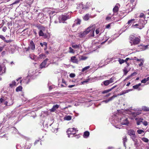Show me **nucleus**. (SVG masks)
Wrapping results in <instances>:
<instances>
[{"mask_svg":"<svg viewBox=\"0 0 149 149\" xmlns=\"http://www.w3.org/2000/svg\"><path fill=\"white\" fill-rule=\"evenodd\" d=\"M69 52L71 53H74V51L71 47L69 48Z\"/></svg>","mask_w":149,"mask_h":149,"instance_id":"obj_29","label":"nucleus"},{"mask_svg":"<svg viewBox=\"0 0 149 149\" xmlns=\"http://www.w3.org/2000/svg\"><path fill=\"white\" fill-rule=\"evenodd\" d=\"M22 88L21 86H19L16 88V91L17 92L21 91H22Z\"/></svg>","mask_w":149,"mask_h":149,"instance_id":"obj_27","label":"nucleus"},{"mask_svg":"<svg viewBox=\"0 0 149 149\" xmlns=\"http://www.w3.org/2000/svg\"><path fill=\"white\" fill-rule=\"evenodd\" d=\"M116 86H113V87H112V88H111L110 89H109V91H111L112 90H113V89H114V88H115L116 87Z\"/></svg>","mask_w":149,"mask_h":149,"instance_id":"obj_59","label":"nucleus"},{"mask_svg":"<svg viewBox=\"0 0 149 149\" xmlns=\"http://www.w3.org/2000/svg\"><path fill=\"white\" fill-rule=\"evenodd\" d=\"M134 73H133L130 76L128 77H127V79H130V77H132V76H133L134 75Z\"/></svg>","mask_w":149,"mask_h":149,"instance_id":"obj_56","label":"nucleus"},{"mask_svg":"<svg viewBox=\"0 0 149 149\" xmlns=\"http://www.w3.org/2000/svg\"><path fill=\"white\" fill-rule=\"evenodd\" d=\"M90 68V67L89 66L86 67L85 68H83V69H82V71L83 72H84L85 70L89 69Z\"/></svg>","mask_w":149,"mask_h":149,"instance_id":"obj_35","label":"nucleus"},{"mask_svg":"<svg viewBox=\"0 0 149 149\" xmlns=\"http://www.w3.org/2000/svg\"><path fill=\"white\" fill-rule=\"evenodd\" d=\"M2 68L1 65H0V75H1V74L5 72V71L4 72H3V71H2ZM1 80V78H0V80Z\"/></svg>","mask_w":149,"mask_h":149,"instance_id":"obj_38","label":"nucleus"},{"mask_svg":"<svg viewBox=\"0 0 149 149\" xmlns=\"http://www.w3.org/2000/svg\"><path fill=\"white\" fill-rule=\"evenodd\" d=\"M74 132L77 131L78 130L74 128H70L68 129V130L67 132V134L68 135V137H70V134H71L72 132H74Z\"/></svg>","mask_w":149,"mask_h":149,"instance_id":"obj_11","label":"nucleus"},{"mask_svg":"<svg viewBox=\"0 0 149 149\" xmlns=\"http://www.w3.org/2000/svg\"><path fill=\"white\" fill-rule=\"evenodd\" d=\"M123 142H124V145H125V143L127 141V137L126 136L124 137L123 139Z\"/></svg>","mask_w":149,"mask_h":149,"instance_id":"obj_39","label":"nucleus"},{"mask_svg":"<svg viewBox=\"0 0 149 149\" xmlns=\"http://www.w3.org/2000/svg\"><path fill=\"white\" fill-rule=\"evenodd\" d=\"M105 77V76H100V77L99 79H104Z\"/></svg>","mask_w":149,"mask_h":149,"instance_id":"obj_51","label":"nucleus"},{"mask_svg":"<svg viewBox=\"0 0 149 149\" xmlns=\"http://www.w3.org/2000/svg\"><path fill=\"white\" fill-rule=\"evenodd\" d=\"M100 32V30L99 29H97L95 31V33L96 35L98 34Z\"/></svg>","mask_w":149,"mask_h":149,"instance_id":"obj_45","label":"nucleus"},{"mask_svg":"<svg viewBox=\"0 0 149 149\" xmlns=\"http://www.w3.org/2000/svg\"><path fill=\"white\" fill-rule=\"evenodd\" d=\"M16 82L15 81H13L10 84V86L11 88L13 87V86H16Z\"/></svg>","mask_w":149,"mask_h":149,"instance_id":"obj_26","label":"nucleus"},{"mask_svg":"<svg viewBox=\"0 0 149 149\" xmlns=\"http://www.w3.org/2000/svg\"><path fill=\"white\" fill-rule=\"evenodd\" d=\"M90 80V78L82 82L81 83L82 84H84V83L88 82Z\"/></svg>","mask_w":149,"mask_h":149,"instance_id":"obj_37","label":"nucleus"},{"mask_svg":"<svg viewBox=\"0 0 149 149\" xmlns=\"http://www.w3.org/2000/svg\"><path fill=\"white\" fill-rule=\"evenodd\" d=\"M59 107V105L58 104H55L54 105L52 108L50 109V111L51 112L55 111L56 109H57Z\"/></svg>","mask_w":149,"mask_h":149,"instance_id":"obj_14","label":"nucleus"},{"mask_svg":"<svg viewBox=\"0 0 149 149\" xmlns=\"http://www.w3.org/2000/svg\"><path fill=\"white\" fill-rule=\"evenodd\" d=\"M74 85H72L69 86H68V87L71 88H72V87H74Z\"/></svg>","mask_w":149,"mask_h":149,"instance_id":"obj_60","label":"nucleus"},{"mask_svg":"<svg viewBox=\"0 0 149 149\" xmlns=\"http://www.w3.org/2000/svg\"><path fill=\"white\" fill-rule=\"evenodd\" d=\"M141 139L143 141L146 143H148L149 141L148 139L145 137L142 138Z\"/></svg>","mask_w":149,"mask_h":149,"instance_id":"obj_30","label":"nucleus"},{"mask_svg":"<svg viewBox=\"0 0 149 149\" xmlns=\"http://www.w3.org/2000/svg\"><path fill=\"white\" fill-rule=\"evenodd\" d=\"M129 59H130V58H126V59L125 60H124L125 62H126L127 63V61Z\"/></svg>","mask_w":149,"mask_h":149,"instance_id":"obj_63","label":"nucleus"},{"mask_svg":"<svg viewBox=\"0 0 149 149\" xmlns=\"http://www.w3.org/2000/svg\"><path fill=\"white\" fill-rule=\"evenodd\" d=\"M131 113L134 117H135L137 115H139V113L136 112H132Z\"/></svg>","mask_w":149,"mask_h":149,"instance_id":"obj_32","label":"nucleus"},{"mask_svg":"<svg viewBox=\"0 0 149 149\" xmlns=\"http://www.w3.org/2000/svg\"><path fill=\"white\" fill-rule=\"evenodd\" d=\"M111 18L110 17H106V20H110L111 19Z\"/></svg>","mask_w":149,"mask_h":149,"instance_id":"obj_62","label":"nucleus"},{"mask_svg":"<svg viewBox=\"0 0 149 149\" xmlns=\"http://www.w3.org/2000/svg\"><path fill=\"white\" fill-rule=\"evenodd\" d=\"M144 23L143 19H141L140 20V21L138 23L135 25H133L132 26L134 27H136V28L141 29L144 27Z\"/></svg>","mask_w":149,"mask_h":149,"instance_id":"obj_4","label":"nucleus"},{"mask_svg":"<svg viewBox=\"0 0 149 149\" xmlns=\"http://www.w3.org/2000/svg\"><path fill=\"white\" fill-rule=\"evenodd\" d=\"M134 19H132L130 20H129L128 22L127 23L129 24H131L132 23H134Z\"/></svg>","mask_w":149,"mask_h":149,"instance_id":"obj_33","label":"nucleus"},{"mask_svg":"<svg viewBox=\"0 0 149 149\" xmlns=\"http://www.w3.org/2000/svg\"><path fill=\"white\" fill-rule=\"evenodd\" d=\"M72 117L70 116H65L64 118V120H69L71 119Z\"/></svg>","mask_w":149,"mask_h":149,"instance_id":"obj_22","label":"nucleus"},{"mask_svg":"<svg viewBox=\"0 0 149 149\" xmlns=\"http://www.w3.org/2000/svg\"><path fill=\"white\" fill-rule=\"evenodd\" d=\"M32 56V55H30L29 56L30 57V58H31V59H33V60H34L35 58H36V56L34 55H33L32 56V57L31 56Z\"/></svg>","mask_w":149,"mask_h":149,"instance_id":"obj_44","label":"nucleus"},{"mask_svg":"<svg viewBox=\"0 0 149 149\" xmlns=\"http://www.w3.org/2000/svg\"><path fill=\"white\" fill-rule=\"evenodd\" d=\"M147 81L146 79H145L141 81V82L142 83H145Z\"/></svg>","mask_w":149,"mask_h":149,"instance_id":"obj_47","label":"nucleus"},{"mask_svg":"<svg viewBox=\"0 0 149 149\" xmlns=\"http://www.w3.org/2000/svg\"><path fill=\"white\" fill-rule=\"evenodd\" d=\"M142 110L144 111H149V107L146 106H143L142 107Z\"/></svg>","mask_w":149,"mask_h":149,"instance_id":"obj_20","label":"nucleus"},{"mask_svg":"<svg viewBox=\"0 0 149 149\" xmlns=\"http://www.w3.org/2000/svg\"><path fill=\"white\" fill-rule=\"evenodd\" d=\"M35 45L33 41H31L30 43L29 46L28 48H25L24 49V50L26 52L31 51L33 52L35 49Z\"/></svg>","mask_w":149,"mask_h":149,"instance_id":"obj_3","label":"nucleus"},{"mask_svg":"<svg viewBox=\"0 0 149 149\" xmlns=\"http://www.w3.org/2000/svg\"><path fill=\"white\" fill-rule=\"evenodd\" d=\"M31 145L30 144H26L25 147V149H29L31 147Z\"/></svg>","mask_w":149,"mask_h":149,"instance_id":"obj_34","label":"nucleus"},{"mask_svg":"<svg viewBox=\"0 0 149 149\" xmlns=\"http://www.w3.org/2000/svg\"><path fill=\"white\" fill-rule=\"evenodd\" d=\"M110 91H109V89H108L107 90H105V91H103L102 92V93L105 94V93H107Z\"/></svg>","mask_w":149,"mask_h":149,"instance_id":"obj_41","label":"nucleus"},{"mask_svg":"<svg viewBox=\"0 0 149 149\" xmlns=\"http://www.w3.org/2000/svg\"><path fill=\"white\" fill-rule=\"evenodd\" d=\"M46 56L44 54H41L39 56L38 58L40 59H44L46 57Z\"/></svg>","mask_w":149,"mask_h":149,"instance_id":"obj_21","label":"nucleus"},{"mask_svg":"<svg viewBox=\"0 0 149 149\" xmlns=\"http://www.w3.org/2000/svg\"><path fill=\"white\" fill-rule=\"evenodd\" d=\"M123 94L124 95V94H125V93H127V91H126V90L124 91H123Z\"/></svg>","mask_w":149,"mask_h":149,"instance_id":"obj_61","label":"nucleus"},{"mask_svg":"<svg viewBox=\"0 0 149 149\" xmlns=\"http://www.w3.org/2000/svg\"><path fill=\"white\" fill-rule=\"evenodd\" d=\"M4 47L5 45H3L2 46H0V52H1L3 50Z\"/></svg>","mask_w":149,"mask_h":149,"instance_id":"obj_52","label":"nucleus"},{"mask_svg":"<svg viewBox=\"0 0 149 149\" xmlns=\"http://www.w3.org/2000/svg\"><path fill=\"white\" fill-rule=\"evenodd\" d=\"M103 84L105 86H107L109 85L110 83L108 80H106L103 82Z\"/></svg>","mask_w":149,"mask_h":149,"instance_id":"obj_28","label":"nucleus"},{"mask_svg":"<svg viewBox=\"0 0 149 149\" xmlns=\"http://www.w3.org/2000/svg\"><path fill=\"white\" fill-rule=\"evenodd\" d=\"M37 27L39 30L38 32L39 36H44L45 38H47V36L45 33L46 30L45 27L40 25L37 26Z\"/></svg>","mask_w":149,"mask_h":149,"instance_id":"obj_1","label":"nucleus"},{"mask_svg":"<svg viewBox=\"0 0 149 149\" xmlns=\"http://www.w3.org/2000/svg\"><path fill=\"white\" fill-rule=\"evenodd\" d=\"M81 22V20L79 19H77L74 22V23L73 25L72 26L73 27L76 25H79L80 24Z\"/></svg>","mask_w":149,"mask_h":149,"instance_id":"obj_18","label":"nucleus"},{"mask_svg":"<svg viewBox=\"0 0 149 149\" xmlns=\"http://www.w3.org/2000/svg\"><path fill=\"white\" fill-rule=\"evenodd\" d=\"M139 86L136 85L133 86V87L134 89H137L139 88Z\"/></svg>","mask_w":149,"mask_h":149,"instance_id":"obj_55","label":"nucleus"},{"mask_svg":"<svg viewBox=\"0 0 149 149\" xmlns=\"http://www.w3.org/2000/svg\"><path fill=\"white\" fill-rule=\"evenodd\" d=\"M71 61L74 63H77L78 61L77 59L75 56H73L71 58Z\"/></svg>","mask_w":149,"mask_h":149,"instance_id":"obj_19","label":"nucleus"},{"mask_svg":"<svg viewBox=\"0 0 149 149\" xmlns=\"http://www.w3.org/2000/svg\"><path fill=\"white\" fill-rule=\"evenodd\" d=\"M89 135V133L87 131H86L84 132V138H87Z\"/></svg>","mask_w":149,"mask_h":149,"instance_id":"obj_25","label":"nucleus"},{"mask_svg":"<svg viewBox=\"0 0 149 149\" xmlns=\"http://www.w3.org/2000/svg\"><path fill=\"white\" fill-rule=\"evenodd\" d=\"M76 132H74H74H72L71 134H70V137H73L74 135L75 134Z\"/></svg>","mask_w":149,"mask_h":149,"instance_id":"obj_43","label":"nucleus"},{"mask_svg":"<svg viewBox=\"0 0 149 149\" xmlns=\"http://www.w3.org/2000/svg\"><path fill=\"white\" fill-rule=\"evenodd\" d=\"M130 43L131 45H137L140 42V39L138 37H136L133 36H131L130 38Z\"/></svg>","mask_w":149,"mask_h":149,"instance_id":"obj_2","label":"nucleus"},{"mask_svg":"<svg viewBox=\"0 0 149 149\" xmlns=\"http://www.w3.org/2000/svg\"><path fill=\"white\" fill-rule=\"evenodd\" d=\"M144 62V61L143 60L141 61V63L139 64V66H141L143 65V63Z\"/></svg>","mask_w":149,"mask_h":149,"instance_id":"obj_53","label":"nucleus"},{"mask_svg":"<svg viewBox=\"0 0 149 149\" xmlns=\"http://www.w3.org/2000/svg\"><path fill=\"white\" fill-rule=\"evenodd\" d=\"M118 61L119 62V63L121 64L125 62L124 60L120 58H118Z\"/></svg>","mask_w":149,"mask_h":149,"instance_id":"obj_31","label":"nucleus"},{"mask_svg":"<svg viewBox=\"0 0 149 149\" xmlns=\"http://www.w3.org/2000/svg\"><path fill=\"white\" fill-rule=\"evenodd\" d=\"M79 6L82 9H84L85 8L84 7V6H83V5L82 4H79Z\"/></svg>","mask_w":149,"mask_h":149,"instance_id":"obj_54","label":"nucleus"},{"mask_svg":"<svg viewBox=\"0 0 149 149\" xmlns=\"http://www.w3.org/2000/svg\"><path fill=\"white\" fill-rule=\"evenodd\" d=\"M117 97V95H114L111 97H110L107 100H104L102 102H104L105 103H107L108 102H109L112 100L113 99L115 98L116 97Z\"/></svg>","mask_w":149,"mask_h":149,"instance_id":"obj_15","label":"nucleus"},{"mask_svg":"<svg viewBox=\"0 0 149 149\" xmlns=\"http://www.w3.org/2000/svg\"><path fill=\"white\" fill-rule=\"evenodd\" d=\"M43 45L45 46V47H47V44L46 42H43Z\"/></svg>","mask_w":149,"mask_h":149,"instance_id":"obj_57","label":"nucleus"},{"mask_svg":"<svg viewBox=\"0 0 149 149\" xmlns=\"http://www.w3.org/2000/svg\"><path fill=\"white\" fill-rule=\"evenodd\" d=\"M120 6L118 4H117L113 9L114 13H115L118 11Z\"/></svg>","mask_w":149,"mask_h":149,"instance_id":"obj_16","label":"nucleus"},{"mask_svg":"<svg viewBox=\"0 0 149 149\" xmlns=\"http://www.w3.org/2000/svg\"><path fill=\"white\" fill-rule=\"evenodd\" d=\"M127 133L130 136L132 139L134 141L136 138L135 133L134 131L132 129H130L128 130Z\"/></svg>","mask_w":149,"mask_h":149,"instance_id":"obj_8","label":"nucleus"},{"mask_svg":"<svg viewBox=\"0 0 149 149\" xmlns=\"http://www.w3.org/2000/svg\"><path fill=\"white\" fill-rule=\"evenodd\" d=\"M120 122L122 125H127L129 123V121L128 120L127 118L124 116L120 118Z\"/></svg>","mask_w":149,"mask_h":149,"instance_id":"obj_6","label":"nucleus"},{"mask_svg":"<svg viewBox=\"0 0 149 149\" xmlns=\"http://www.w3.org/2000/svg\"><path fill=\"white\" fill-rule=\"evenodd\" d=\"M89 27H91L89 29L90 30V35L91 36L94 37V31L96 28L95 24H92Z\"/></svg>","mask_w":149,"mask_h":149,"instance_id":"obj_7","label":"nucleus"},{"mask_svg":"<svg viewBox=\"0 0 149 149\" xmlns=\"http://www.w3.org/2000/svg\"><path fill=\"white\" fill-rule=\"evenodd\" d=\"M75 76V75L73 73H71L70 74V77H71L73 78Z\"/></svg>","mask_w":149,"mask_h":149,"instance_id":"obj_50","label":"nucleus"},{"mask_svg":"<svg viewBox=\"0 0 149 149\" xmlns=\"http://www.w3.org/2000/svg\"><path fill=\"white\" fill-rule=\"evenodd\" d=\"M89 17L90 16L89 15L86 14L83 17V19L84 20L86 21L89 19Z\"/></svg>","mask_w":149,"mask_h":149,"instance_id":"obj_23","label":"nucleus"},{"mask_svg":"<svg viewBox=\"0 0 149 149\" xmlns=\"http://www.w3.org/2000/svg\"><path fill=\"white\" fill-rule=\"evenodd\" d=\"M137 132L139 134H140L142 132H143L144 131L142 130H139L137 131Z\"/></svg>","mask_w":149,"mask_h":149,"instance_id":"obj_40","label":"nucleus"},{"mask_svg":"<svg viewBox=\"0 0 149 149\" xmlns=\"http://www.w3.org/2000/svg\"><path fill=\"white\" fill-rule=\"evenodd\" d=\"M70 18V17L69 15H62L59 18V22L60 23H64L65 20Z\"/></svg>","mask_w":149,"mask_h":149,"instance_id":"obj_10","label":"nucleus"},{"mask_svg":"<svg viewBox=\"0 0 149 149\" xmlns=\"http://www.w3.org/2000/svg\"><path fill=\"white\" fill-rule=\"evenodd\" d=\"M8 100L7 97H2L0 99V102L2 104L5 105L6 106H9L10 104H8Z\"/></svg>","mask_w":149,"mask_h":149,"instance_id":"obj_9","label":"nucleus"},{"mask_svg":"<svg viewBox=\"0 0 149 149\" xmlns=\"http://www.w3.org/2000/svg\"><path fill=\"white\" fill-rule=\"evenodd\" d=\"M7 28L6 26H4L2 29V31L5 32Z\"/></svg>","mask_w":149,"mask_h":149,"instance_id":"obj_49","label":"nucleus"},{"mask_svg":"<svg viewBox=\"0 0 149 149\" xmlns=\"http://www.w3.org/2000/svg\"><path fill=\"white\" fill-rule=\"evenodd\" d=\"M18 2H19V1H15V2H14V3H13L12 4H11V5H12L15 4L17 3H18Z\"/></svg>","mask_w":149,"mask_h":149,"instance_id":"obj_58","label":"nucleus"},{"mask_svg":"<svg viewBox=\"0 0 149 149\" xmlns=\"http://www.w3.org/2000/svg\"><path fill=\"white\" fill-rule=\"evenodd\" d=\"M48 60V58H46L44 60L40 65V67L41 68H45L48 66L47 65V63Z\"/></svg>","mask_w":149,"mask_h":149,"instance_id":"obj_12","label":"nucleus"},{"mask_svg":"<svg viewBox=\"0 0 149 149\" xmlns=\"http://www.w3.org/2000/svg\"><path fill=\"white\" fill-rule=\"evenodd\" d=\"M30 75L28 76L25 79L22 80L20 82H24L26 84H28L30 81Z\"/></svg>","mask_w":149,"mask_h":149,"instance_id":"obj_13","label":"nucleus"},{"mask_svg":"<svg viewBox=\"0 0 149 149\" xmlns=\"http://www.w3.org/2000/svg\"><path fill=\"white\" fill-rule=\"evenodd\" d=\"M139 17L141 18H143V19H144V14L143 13H141L139 16Z\"/></svg>","mask_w":149,"mask_h":149,"instance_id":"obj_42","label":"nucleus"},{"mask_svg":"<svg viewBox=\"0 0 149 149\" xmlns=\"http://www.w3.org/2000/svg\"><path fill=\"white\" fill-rule=\"evenodd\" d=\"M0 38L3 40H4L6 39L2 35H0Z\"/></svg>","mask_w":149,"mask_h":149,"instance_id":"obj_48","label":"nucleus"},{"mask_svg":"<svg viewBox=\"0 0 149 149\" xmlns=\"http://www.w3.org/2000/svg\"><path fill=\"white\" fill-rule=\"evenodd\" d=\"M110 26V24H108L106 26V28H109Z\"/></svg>","mask_w":149,"mask_h":149,"instance_id":"obj_64","label":"nucleus"},{"mask_svg":"<svg viewBox=\"0 0 149 149\" xmlns=\"http://www.w3.org/2000/svg\"><path fill=\"white\" fill-rule=\"evenodd\" d=\"M114 77H112L109 80H108L109 81V82L110 84L111 83H112L114 81Z\"/></svg>","mask_w":149,"mask_h":149,"instance_id":"obj_36","label":"nucleus"},{"mask_svg":"<svg viewBox=\"0 0 149 149\" xmlns=\"http://www.w3.org/2000/svg\"><path fill=\"white\" fill-rule=\"evenodd\" d=\"M135 120L136 121V123L138 125H140L141 123L142 122L143 120V118H136Z\"/></svg>","mask_w":149,"mask_h":149,"instance_id":"obj_17","label":"nucleus"},{"mask_svg":"<svg viewBox=\"0 0 149 149\" xmlns=\"http://www.w3.org/2000/svg\"><path fill=\"white\" fill-rule=\"evenodd\" d=\"M80 45H72V47L74 49H79L80 48Z\"/></svg>","mask_w":149,"mask_h":149,"instance_id":"obj_24","label":"nucleus"},{"mask_svg":"<svg viewBox=\"0 0 149 149\" xmlns=\"http://www.w3.org/2000/svg\"><path fill=\"white\" fill-rule=\"evenodd\" d=\"M124 73L125 74H126L128 72V71H127V70L126 68H125L124 70Z\"/></svg>","mask_w":149,"mask_h":149,"instance_id":"obj_46","label":"nucleus"},{"mask_svg":"<svg viewBox=\"0 0 149 149\" xmlns=\"http://www.w3.org/2000/svg\"><path fill=\"white\" fill-rule=\"evenodd\" d=\"M90 27H88L84 31L79 33V36L81 38L85 37L87 34L90 32V30L89 29Z\"/></svg>","mask_w":149,"mask_h":149,"instance_id":"obj_5","label":"nucleus"}]
</instances>
